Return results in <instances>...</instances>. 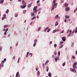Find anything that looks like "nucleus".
I'll return each instance as SVG.
<instances>
[{"instance_id": "nucleus-1", "label": "nucleus", "mask_w": 77, "mask_h": 77, "mask_svg": "<svg viewBox=\"0 0 77 77\" xmlns=\"http://www.w3.org/2000/svg\"><path fill=\"white\" fill-rule=\"evenodd\" d=\"M53 2L54 5L51 8V11H53L54 9V6L55 8H56V7L57 5V3H56V0H54Z\"/></svg>"}, {"instance_id": "nucleus-2", "label": "nucleus", "mask_w": 77, "mask_h": 77, "mask_svg": "<svg viewBox=\"0 0 77 77\" xmlns=\"http://www.w3.org/2000/svg\"><path fill=\"white\" fill-rule=\"evenodd\" d=\"M67 33H69V34L68 35H67L68 37H69V36H70V35L71 34V32H72V30H71L70 31H69V29H68L67 31Z\"/></svg>"}, {"instance_id": "nucleus-3", "label": "nucleus", "mask_w": 77, "mask_h": 77, "mask_svg": "<svg viewBox=\"0 0 77 77\" xmlns=\"http://www.w3.org/2000/svg\"><path fill=\"white\" fill-rule=\"evenodd\" d=\"M34 43L33 44V47H35L36 46V42H37V39H35L34 41Z\"/></svg>"}, {"instance_id": "nucleus-4", "label": "nucleus", "mask_w": 77, "mask_h": 77, "mask_svg": "<svg viewBox=\"0 0 77 77\" xmlns=\"http://www.w3.org/2000/svg\"><path fill=\"white\" fill-rule=\"evenodd\" d=\"M55 62H56L58 60H59V57H56L55 58Z\"/></svg>"}, {"instance_id": "nucleus-5", "label": "nucleus", "mask_w": 77, "mask_h": 77, "mask_svg": "<svg viewBox=\"0 0 77 77\" xmlns=\"http://www.w3.org/2000/svg\"><path fill=\"white\" fill-rule=\"evenodd\" d=\"M26 7V5L21 6V8H22V9H24V8H25Z\"/></svg>"}, {"instance_id": "nucleus-6", "label": "nucleus", "mask_w": 77, "mask_h": 77, "mask_svg": "<svg viewBox=\"0 0 77 77\" xmlns=\"http://www.w3.org/2000/svg\"><path fill=\"white\" fill-rule=\"evenodd\" d=\"M72 72H73L76 73V70L74 69H72Z\"/></svg>"}, {"instance_id": "nucleus-7", "label": "nucleus", "mask_w": 77, "mask_h": 77, "mask_svg": "<svg viewBox=\"0 0 77 77\" xmlns=\"http://www.w3.org/2000/svg\"><path fill=\"white\" fill-rule=\"evenodd\" d=\"M22 3L23 4V5H26V2H25V1L24 0H23L22 1Z\"/></svg>"}, {"instance_id": "nucleus-8", "label": "nucleus", "mask_w": 77, "mask_h": 77, "mask_svg": "<svg viewBox=\"0 0 77 77\" xmlns=\"http://www.w3.org/2000/svg\"><path fill=\"white\" fill-rule=\"evenodd\" d=\"M62 39L63 41L65 42V41H66V40H65V37H62Z\"/></svg>"}, {"instance_id": "nucleus-9", "label": "nucleus", "mask_w": 77, "mask_h": 77, "mask_svg": "<svg viewBox=\"0 0 77 77\" xmlns=\"http://www.w3.org/2000/svg\"><path fill=\"white\" fill-rule=\"evenodd\" d=\"M31 16H35V13L34 12L31 13Z\"/></svg>"}, {"instance_id": "nucleus-10", "label": "nucleus", "mask_w": 77, "mask_h": 77, "mask_svg": "<svg viewBox=\"0 0 77 77\" xmlns=\"http://www.w3.org/2000/svg\"><path fill=\"white\" fill-rule=\"evenodd\" d=\"M48 76L49 77H51V73L50 72H49L48 74Z\"/></svg>"}, {"instance_id": "nucleus-11", "label": "nucleus", "mask_w": 77, "mask_h": 77, "mask_svg": "<svg viewBox=\"0 0 77 77\" xmlns=\"http://www.w3.org/2000/svg\"><path fill=\"white\" fill-rule=\"evenodd\" d=\"M66 8H67L68 6V4L65 3L64 4Z\"/></svg>"}, {"instance_id": "nucleus-12", "label": "nucleus", "mask_w": 77, "mask_h": 77, "mask_svg": "<svg viewBox=\"0 0 77 77\" xmlns=\"http://www.w3.org/2000/svg\"><path fill=\"white\" fill-rule=\"evenodd\" d=\"M48 29H49V27H46L44 31L45 32H46L47 31V30H48Z\"/></svg>"}, {"instance_id": "nucleus-13", "label": "nucleus", "mask_w": 77, "mask_h": 77, "mask_svg": "<svg viewBox=\"0 0 77 77\" xmlns=\"http://www.w3.org/2000/svg\"><path fill=\"white\" fill-rule=\"evenodd\" d=\"M69 10V7H67L66 8V11H68Z\"/></svg>"}, {"instance_id": "nucleus-14", "label": "nucleus", "mask_w": 77, "mask_h": 77, "mask_svg": "<svg viewBox=\"0 0 77 77\" xmlns=\"http://www.w3.org/2000/svg\"><path fill=\"white\" fill-rule=\"evenodd\" d=\"M4 2V0H1L0 1V3H1V4H2V3H3Z\"/></svg>"}, {"instance_id": "nucleus-15", "label": "nucleus", "mask_w": 77, "mask_h": 77, "mask_svg": "<svg viewBox=\"0 0 77 77\" xmlns=\"http://www.w3.org/2000/svg\"><path fill=\"white\" fill-rule=\"evenodd\" d=\"M2 67L3 66V64L2 63L0 64V68H2Z\"/></svg>"}, {"instance_id": "nucleus-16", "label": "nucleus", "mask_w": 77, "mask_h": 77, "mask_svg": "<svg viewBox=\"0 0 77 77\" xmlns=\"http://www.w3.org/2000/svg\"><path fill=\"white\" fill-rule=\"evenodd\" d=\"M77 64V62H74L73 65H74L76 66V65Z\"/></svg>"}, {"instance_id": "nucleus-17", "label": "nucleus", "mask_w": 77, "mask_h": 77, "mask_svg": "<svg viewBox=\"0 0 77 77\" xmlns=\"http://www.w3.org/2000/svg\"><path fill=\"white\" fill-rule=\"evenodd\" d=\"M65 18H67V19H68V18H69V16H68V15H66L65 17Z\"/></svg>"}, {"instance_id": "nucleus-18", "label": "nucleus", "mask_w": 77, "mask_h": 77, "mask_svg": "<svg viewBox=\"0 0 77 77\" xmlns=\"http://www.w3.org/2000/svg\"><path fill=\"white\" fill-rule=\"evenodd\" d=\"M37 9V6H35L34 7V8H33V10H35Z\"/></svg>"}, {"instance_id": "nucleus-19", "label": "nucleus", "mask_w": 77, "mask_h": 77, "mask_svg": "<svg viewBox=\"0 0 77 77\" xmlns=\"http://www.w3.org/2000/svg\"><path fill=\"white\" fill-rule=\"evenodd\" d=\"M73 68L76 69V68H77V66H76L73 65Z\"/></svg>"}, {"instance_id": "nucleus-20", "label": "nucleus", "mask_w": 77, "mask_h": 77, "mask_svg": "<svg viewBox=\"0 0 77 77\" xmlns=\"http://www.w3.org/2000/svg\"><path fill=\"white\" fill-rule=\"evenodd\" d=\"M60 51H58V55L59 57L60 56Z\"/></svg>"}, {"instance_id": "nucleus-21", "label": "nucleus", "mask_w": 77, "mask_h": 77, "mask_svg": "<svg viewBox=\"0 0 77 77\" xmlns=\"http://www.w3.org/2000/svg\"><path fill=\"white\" fill-rule=\"evenodd\" d=\"M48 69H49L48 67L47 66L46 67V71L47 72H48Z\"/></svg>"}, {"instance_id": "nucleus-22", "label": "nucleus", "mask_w": 77, "mask_h": 77, "mask_svg": "<svg viewBox=\"0 0 77 77\" xmlns=\"http://www.w3.org/2000/svg\"><path fill=\"white\" fill-rule=\"evenodd\" d=\"M57 32V30H55L53 31L52 33H55V32Z\"/></svg>"}, {"instance_id": "nucleus-23", "label": "nucleus", "mask_w": 77, "mask_h": 77, "mask_svg": "<svg viewBox=\"0 0 77 77\" xmlns=\"http://www.w3.org/2000/svg\"><path fill=\"white\" fill-rule=\"evenodd\" d=\"M31 6H32V4H30L28 5V8H29V7H30H30H31Z\"/></svg>"}, {"instance_id": "nucleus-24", "label": "nucleus", "mask_w": 77, "mask_h": 77, "mask_svg": "<svg viewBox=\"0 0 77 77\" xmlns=\"http://www.w3.org/2000/svg\"><path fill=\"white\" fill-rule=\"evenodd\" d=\"M29 54V52H28L27 53V54L26 55V57H28V55Z\"/></svg>"}, {"instance_id": "nucleus-25", "label": "nucleus", "mask_w": 77, "mask_h": 77, "mask_svg": "<svg viewBox=\"0 0 77 77\" xmlns=\"http://www.w3.org/2000/svg\"><path fill=\"white\" fill-rule=\"evenodd\" d=\"M35 18H36V17H35V16L34 17H32L31 20H35Z\"/></svg>"}, {"instance_id": "nucleus-26", "label": "nucleus", "mask_w": 77, "mask_h": 77, "mask_svg": "<svg viewBox=\"0 0 77 77\" xmlns=\"http://www.w3.org/2000/svg\"><path fill=\"white\" fill-rule=\"evenodd\" d=\"M34 12L35 13H36V12H38V10L36 9V10H34Z\"/></svg>"}, {"instance_id": "nucleus-27", "label": "nucleus", "mask_w": 77, "mask_h": 77, "mask_svg": "<svg viewBox=\"0 0 77 77\" xmlns=\"http://www.w3.org/2000/svg\"><path fill=\"white\" fill-rule=\"evenodd\" d=\"M37 75H40V72H39V71H38L37 72Z\"/></svg>"}, {"instance_id": "nucleus-28", "label": "nucleus", "mask_w": 77, "mask_h": 77, "mask_svg": "<svg viewBox=\"0 0 77 77\" xmlns=\"http://www.w3.org/2000/svg\"><path fill=\"white\" fill-rule=\"evenodd\" d=\"M9 12V9H7L6 11V14H8Z\"/></svg>"}, {"instance_id": "nucleus-29", "label": "nucleus", "mask_w": 77, "mask_h": 77, "mask_svg": "<svg viewBox=\"0 0 77 77\" xmlns=\"http://www.w3.org/2000/svg\"><path fill=\"white\" fill-rule=\"evenodd\" d=\"M59 17V16H58V15H57V16H56L55 17V19H56V18H58V17Z\"/></svg>"}, {"instance_id": "nucleus-30", "label": "nucleus", "mask_w": 77, "mask_h": 77, "mask_svg": "<svg viewBox=\"0 0 77 77\" xmlns=\"http://www.w3.org/2000/svg\"><path fill=\"white\" fill-rule=\"evenodd\" d=\"M65 64H66V63H65V62H64L63 64V66H65Z\"/></svg>"}, {"instance_id": "nucleus-31", "label": "nucleus", "mask_w": 77, "mask_h": 77, "mask_svg": "<svg viewBox=\"0 0 77 77\" xmlns=\"http://www.w3.org/2000/svg\"><path fill=\"white\" fill-rule=\"evenodd\" d=\"M55 25L56 26H57V25H58V23H57V22H56Z\"/></svg>"}, {"instance_id": "nucleus-32", "label": "nucleus", "mask_w": 77, "mask_h": 77, "mask_svg": "<svg viewBox=\"0 0 77 77\" xmlns=\"http://www.w3.org/2000/svg\"><path fill=\"white\" fill-rule=\"evenodd\" d=\"M51 29L50 28H49V29H48V30L47 31V32H49L50 31Z\"/></svg>"}, {"instance_id": "nucleus-33", "label": "nucleus", "mask_w": 77, "mask_h": 77, "mask_svg": "<svg viewBox=\"0 0 77 77\" xmlns=\"http://www.w3.org/2000/svg\"><path fill=\"white\" fill-rule=\"evenodd\" d=\"M56 47H57V45H56V44H54V47L55 48H56Z\"/></svg>"}, {"instance_id": "nucleus-34", "label": "nucleus", "mask_w": 77, "mask_h": 77, "mask_svg": "<svg viewBox=\"0 0 77 77\" xmlns=\"http://www.w3.org/2000/svg\"><path fill=\"white\" fill-rule=\"evenodd\" d=\"M7 26H8V25H4V28H6V27H7Z\"/></svg>"}, {"instance_id": "nucleus-35", "label": "nucleus", "mask_w": 77, "mask_h": 77, "mask_svg": "<svg viewBox=\"0 0 77 77\" xmlns=\"http://www.w3.org/2000/svg\"><path fill=\"white\" fill-rule=\"evenodd\" d=\"M26 12V10H24V11H23V14H25Z\"/></svg>"}, {"instance_id": "nucleus-36", "label": "nucleus", "mask_w": 77, "mask_h": 77, "mask_svg": "<svg viewBox=\"0 0 77 77\" xmlns=\"http://www.w3.org/2000/svg\"><path fill=\"white\" fill-rule=\"evenodd\" d=\"M63 43V41H61L60 42V44H62Z\"/></svg>"}, {"instance_id": "nucleus-37", "label": "nucleus", "mask_w": 77, "mask_h": 77, "mask_svg": "<svg viewBox=\"0 0 77 77\" xmlns=\"http://www.w3.org/2000/svg\"><path fill=\"white\" fill-rule=\"evenodd\" d=\"M30 55H31L30 57H32V53H30L29 54V56H30Z\"/></svg>"}, {"instance_id": "nucleus-38", "label": "nucleus", "mask_w": 77, "mask_h": 77, "mask_svg": "<svg viewBox=\"0 0 77 77\" xmlns=\"http://www.w3.org/2000/svg\"><path fill=\"white\" fill-rule=\"evenodd\" d=\"M40 2V1L39 0H38L37 1V4H38V3H39V2Z\"/></svg>"}, {"instance_id": "nucleus-39", "label": "nucleus", "mask_w": 77, "mask_h": 77, "mask_svg": "<svg viewBox=\"0 0 77 77\" xmlns=\"http://www.w3.org/2000/svg\"><path fill=\"white\" fill-rule=\"evenodd\" d=\"M41 27L39 28L38 29V31H40V30H41Z\"/></svg>"}, {"instance_id": "nucleus-40", "label": "nucleus", "mask_w": 77, "mask_h": 77, "mask_svg": "<svg viewBox=\"0 0 77 77\" xmlns=\"http://www.w3.org/2000/svg\"><path fill=\"white\" fill-rule=\"evenodd\" d=\"M72 58H73V59H75V57L74 56H73L72 57Z\"/></svg>"}, {"instance_id": "nucleus-41", "label": "nucleus", "mask_w": 77, "mask_h": 77, "mask_svg": "<svg viewBox=\"0 0 77 77\" xmlns=\"http://www.w3.org/2000/svg\"><path fill=\"white\" fill-rule=\"evenodd\" d=\"M54 54L55 55H56V54H57V52H54Z\"/></svg>"}, {"instance_id": "nucleus-42", "label": "nucleus", "mask_w": 77, "mask_h": 77, "mask_svg": "<svg viewBox=\"0 0 77 77\" xmlns=\"http://www.w3.org/2000/svg\"><path fill=\"white\" fill-rule=\"evenodd\" d=\"M2 47H0V51H2Z\"/></svg>"}, {"instance_id": "nucleus-43", "label": "nucleus", "mask_w": 77, "mask_h": 77, "mask_svg": "<svg viewBox=\"0 0 77 77\" xmlns=\"http://www.w3.org/2000/svg\"><path fill=\"white\" fill-rule=\"evenodd\" d=\"M5 17H2V20H3L4 19H5Z\"/></svg>"}, {"instance_id": "nucleus-44", "label": "nucleus", "mask_w": 77, "mask_h": 77, "mask_svg": "<svg viewBox=\"0 0 77 77\" xmlns=\"http://www.w3.org/2000/svg\"><path fill=\"white\" fill-rule=\"evenodd\" d=\"M8 28H7L6 29V30L5 31V32H8Z\"/></svg>"}, {"instance_id": "nucleus-45", "label": "nucleus", "mask_w": 77, "mask_h": 77, "mask_svg": "<svg viewBox=\"0 0 77 77\" xmlns=\"http://www.w3.org/2000/svg\"><path fill=\"white\" fill-rule=\"evenodd\" d=\"M7 33V32H5L4 33V35H6V33Z\"/></svg>"}, {"instance_id": "nucleus-46", "label": "nucleus", "mask_w": 77, "mask_h": 77, "mask_svg": "<svg viewBox=\"0 0 77 77\" xmlns=\"http://www.w3.org/2000/svg\"><path fill=\"white\" fill-rule=\"evenodd\" d=\"M4 61H5V62H6V58H5L4 59Z\"/></svg>"}, {"instance_id": "nucleus-47", "label": "nucleus", "mask_w": 77, "mask_h": 77, "mask_svg": "<svg viewBox=\"0 0 77 77\" xmlns=\"http://www.w3.org/2000/svg\"><path fill=\"white\" fill-rule=\"evenodd\" d=\"M5 63V62L4 61H2V63Z\"/></svg>"}, {"instance_id": "nucleus-48", "label": "nucleus", "mask_w": 77, "mask_h": 77, "mask_svg": "<svg viewBox=\"0 0 77 77\" xmlns=\"http://www.w3.org/2000/svg\"><path fill=\"white\" fill-rule=\"evenodd\" d=\"M15 59V56H14L13 58V60H14Z\"/></svg>"}, {"instance_id": "nucleus-49", "label": "nucleus", "mask_w": 77, "mask_h": 77, "mask_svg": "<svg viewBox=\"0 0 77 77\" xmlns=\"http://www.w3.org/2000/svg\"><path fill=\"white\" fill-rule=\"evenodd\" d=\"M63 2V0H61V3H62Z\"/></svg>"}, {"instance_id": "nucleus-50", "label": "nucleus", "mask_w": 77, "mask_h": 77, "mask_svg": "<svg viewBox=\"0 0 77 77\" xmlns=\"http://www.w3.org/2000/svg\"><path fill=\"white\" fill-rule=\"evenodd\" d=\"M19 74V72H17L16 73V75H17Z\"/></svg>"}, {"instance_id": "nucleus-51", "label": "nucleus", "mask_w": 77, "mask_h": 77, "mask_svg": "<svg viewBox=\"0 0 77 77\" xmlns=\"http://www.w3.org/2000/svg\"><path fill=\"white\" fill-rule=\"evenodd\" d=\"M3 17H5L6 16V14H4L3 15Z\"/></svg>"}, {"instance_id": "nucleus-52", "label": "nucleus", "mask_w": 77, "mask_h": 77, "mask_svg": "<svg viewBox=\"0 0 77 77\" xmlns=\"http://www.w3.org/2000/svg\"><path fill=\"white\" fill-rule=\"evenodd\" d=\"M64 32V30H62V31L61 32V33H63Z\"/></svg>"}, {"instance_id": "nucleus-53", "label": "nucleus", "mask_w": 77, "mask_h": 77, "mask_svg": "<svg viewBox=\"0 0 77 77\" xmlns=\"http://www.w3.org/2000/svg\"><path fill=\"white\" fill-rule=\"evenodd\" d=\"M75 29H74V31H72V33H74V31H75Z\"/></svg>"}, {"instance_id": "nucleus-54", "label": "nucleus", "mask_w": 77, "mask_h": 77, "mask_svg": "<svg viewBox=\"0 0 77 77\" xmlns=\"http://www.w3.org/2000/svg\"><path fill=\"white\" fill-rule=\"evenodd\" d=\"M36 71H38V68H36Z\"/></svg>"}, {"instance_id": "nucleus-55", "label": "nucleus", "mask_w": 77, "mask_h": 77, "mask_svg": "<svg viewBox=\"0 0 77 77\" xmlns=\"http://www.w3.org/2000/svg\"><path fill=\"white\" fill-rule=\"evenodd\" d=\"M15 16L16 17H18V14L15 15Z\"/></svg>"}, {"instance_id": "nucleus-56", "label": "nucleus", "mask_w": 77, "mask_h": 77, "mask_svg": "<svg viewBox=\"0 0 77 77\" xmlns=\"http://www.w3.org/2000/svg\"><path fill=\"white\" fill-rule=\"evenodd\" d=\"M64 22H65V23H66V19L64 20Z\"/></svg>"}, {"instance_id": "nucleus-57", "label": "nucleus", "mask_w": 77, "mask_h": 77, "mask_svg": "<svg viewBox=\"0 0 77 77\" xmlns=\"http://www.w3.org/2000/svg\"><path fill=\"white\" fill-rule=\"evenodd\" d=\"M48 62H49V61H48V60L47 61H46V63H48Z\"/></svg>"}, {"instance_id": "nucleus-58", "label": "nucleus", "mask_w": 77, "mask_h": 77, "mask_svg": "<svg viewBox=\"0 0 77 77\" xmlns=\"http://www.w3.org/2000/svg\"><path fill=\"white\" fill-rule=\"evenodd\" d=\"M50 44H52V41H50Z\"/></svg>"}, {"instance_id": "nucleus-59", "label": "nucleus", "mask_w": 77, "mask_h": 77, "mask_svg": "<svg viewBox=\"0 0 77 77\" xmlns=\"http://www.w3.org/2000/svg\"><path fill=\"white\" fill-rule=\"evenodd\" d=\"M38 11H41V8H40L38 9Z\"/></svg>"}, {"instance_id": "nucleus-60", "label": "nucleus", "mask_w": 77, "mask_h": 77, "mask_svg": "<svg viewBox=\"0 0 77 77\" xmlns=\"http://www.w3.org/2000/svg\"><path fill=\"white\" fill-rule=\"evenodd\" d=\"M73 45H74V43H72V47H73Z\"/></svg>"}, {"instance_id": "nucleus-61", "label": "nucleus", "mask_w": 77, "mask_h": 77, "mask_svg": "<svg viewBox=\"0 0 77 77\" xmlns=\"http://www.w3.org/2000/svg\"><path fill=\"white\" fill-rule=\"evenodd\" d=\"M75 54H77V51H76Z\"/></svg>"}, {"instance_id": "nucleus-62", "label": "nucleus", "mask_w": 77, "mask_h": 77, "mask_svg": "<svg viewBox=\"0 0 77 77\" xmlns=\"http://www.w3.org/2000/svg\"><path fill=\"white\" fill-rule=\"evenodd\" d=\"M22 0H18V2H20Z\"/></svg>"}, {"instance_id": "nucleus-63", "label": "nucleus", "mask_w": 77, "mask_h": 77, "mask_svg": "<svg viewBox=\"0 0 77 77\" xmlns=\"http://www.w3.org/2000/svg\"><path fill=\"white\" fill-rule=\"evenodd\" d=\"M36 17L37 18H39V16L38 15H37Z\"/></svg>"}, {"instance_id": "nucleus-64", "label": "nucleus", "mask_w": 77, "mask_h": 77, "mask_svg": "<svg viewBox=\"0 0 77 77\" xmlns=\"http://www.w3.org/2000/svg\"><path fill=\"white\" fill-rule=\"evenodd\" d=\"M12 48V46H11L10 47V49H11Z\"/></svg>"}]
</instances>
